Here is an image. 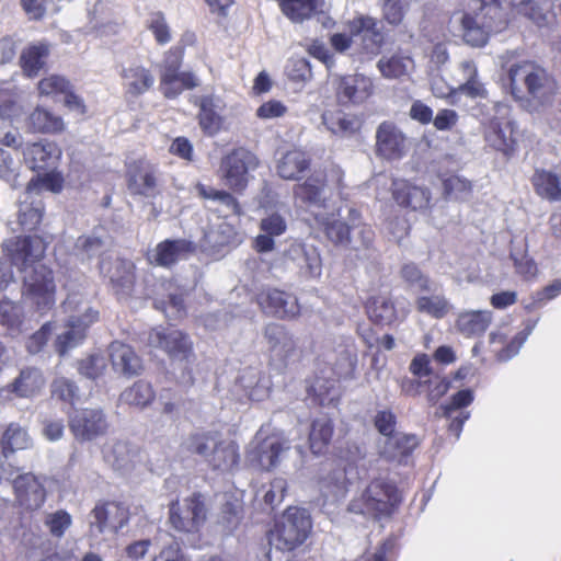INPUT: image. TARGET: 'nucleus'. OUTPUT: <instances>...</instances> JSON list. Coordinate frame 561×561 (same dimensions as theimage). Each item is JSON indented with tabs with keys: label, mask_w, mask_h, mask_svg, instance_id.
Returning a JSON list of instances; mask_svg holds the SVG:
<instances>
[{
	"label": "nucleus",
	"mask_w": 561,
	"mask_h": 561,
	"mask_svg": "<svg viewBox=\"0 0 561 561\" xmlns=\"http://www.w3.org/2000/svg\"><path fill=\"white\" fill-rule=\"evenodd\" d=\"M469 10L461 25L463 39L471 46H483L490 35L506 30L511 20L500 0H470Z\"/></svg>",
	"instance_id": "nucleus-1"
},
{
	"label": "nucleus",
	"mask_w": 561,
	"mask_h": 561,
	"mask_svg": "<svg viewBox=\"0 0 561 561\" xmlns=\"http://www.w3.org/2000/svg\"><path fill=\"white\" fill-rule=\"evenodd\" d=\"M510 84L513 91L522 82L526 89L529 102L535 111L546 112L552 107L559 93V85L547 69L525 61L513 65L508 70Z\"/></svg>",
	"instance_id": "nucleus-2"
},
{
	"label": "nucleus",
	"mask_w": 561,
	"mask_h": 561,
	"mask_svg": "<svg viewBox=\"0 0 561 561\" xmlns=\"http://www.w3.org/2000/svg\"><path fill=\"white\" fill-rule=\"evenodd\" d=\"M402 502L396 483L387 478L373 479L360 494L348 503L347 511L374 519L390 517Z\"/></svg>",
	"instance_id": "nucleus-3"
},
{
	"label": "nucleus",
	"mask_w": 561,
	"mask_h": 561,
	"mask_svg": "<svg viewBox=\"0 0 561 561\" xmlns=\"http://www.w3.org/2000/svg\"><path fill=\"white\" fill-rule=\"evenodd\" d=\"M182 447L202 457L213 470L229 472L240 460L239 447L230 439H224L217 433L201 432L188 435Z\"/></svg>",
	"instance_id": "nucleus-4"
},
{
	"label": "nucleus",
	"mask_w": 561,
	"mask_h": 561,
	"mask_svg": "<svg viewBox=\"0 0 561 561\" xmlns=\"http://www.w3.org/2000/svg\"><path fill=\"white\" fill-rule=\"evenodd\" d=\"M350 34L335 33L330 37L332 47L337 53H345L353 45V38L358 37L360 54L367 56L377 55L383 45V34L380 22L369 15L359 14L347 22Z\"/></svg>",
	"instance_id": "nucleus-5"
},
{
	"label": "nucleus",
	"mask_w": 561,
	"mask_h": 561,
	"mask_svg": "<svg viewBox=\"0 0 561 561\" xmlns=\"http://www.w3.org/2000/svg\"><path fill=\"white\" fill-rule=\"evenodd\" d=\"M311 527L305 510L289 507L268 533V542L279 551H293L306 541Z\"/></svg>",
	"instance_id": "nucleus-6"
},
{
	"label": "nucleus",
	"mask_w": 561,
	"mask_h": 561,
	"mask_svg": "<svg viewBox=\"0 0 561 561\" xmlns=\"http://www.w3.org/2000/svg\"><path fill=\"white\" fill-rule=\"evenodd\" d=\"M62 307L70 316L66 330L57 336L56 350L60 355L79 344L85 336L87 328L98 318V311L77 295H68Z\"/></svg>",
	"instance_id": "nucleus-7"
},
{
	"label": "nucleus",
	"mask_w": 561,
	"mask_h": 561,
	"mask_svg": "<svg viewBox=\"0 0 561 561\" xmlns=\"http://www.w3.org/2000/svg\"><path fill=\"white\" fill-rule=\"evenodd\" d=\"M22 296L37 311L44 313L56 302L57 285L54 271L45 265H37L21 274Z\"/></svg>",
	"instance_id": "nucleus-8"
},
{
	"label": "nucleus",
	"mask_w": 561,
	"mask_h": 561,
	"mask_svg": "<svg viewBox=\"0 0 561 561\" xmlns=\"http://www.w3.org/2000/svg\"><path fill=\"white\" fill-rule=\"evenodd\" d=\"M288 450V442L282 439L279 435H268L261 427L249 443L247 460L257 469L270 471L279 465L284 454Z\"/></svg>",
	"instance_id": "nucleus-9"
},
{
	"label": "nucleus",
	"mask_w": 561,
	"mask_h": 561,
	"mask_svg": "<svg viewBox=\"0 0 561 561\" xmlns=\"http://www.w3.org/2000/svg\"><path fill=\"white\" fill-rule=\"evenodd\" d=\"M3 251L11 265L21 274L42 265L46 243L38 236L14 237L3 242Z\"/></svg>",
	"instance_id": "nucleus-10"
},
{
	"label": "nucleus",
	"mask_w": 561,
	"mask_h": 561,
	"mask_svg": "<svg viewBox=\"0 0 561 561\" xmlns=\"http://www.w3.org/2000/svg\"><path fill=\"white\" fill-rule=\"evenodd\" d=\"M148 345L165 352L173 362L191 364L195 354L190 336L174 328H154L148 333Z\"/></svg>",
	"instance_id": "nucleus-11"
},
{
	"label": "nucleus",
	"mask_w": 561,
	"mask_h": 561,
	"mask_svg": "<svg viewBox=\"0 0 561 561\" xmlns=\"http://www.w3.org/2000/svg\"><path fill=\"white\" fill-rule=\"evenodd\" d=\"M259 164L260 161L253 152L244 148L234 149L221 160V179L232 191L242 192L249 183L250 172Z\"/></svg>",
	"instance_id": "nucleus-12"
},
{
	"label": "nucleus",
	"mask_w": 561,
	"mask_h": 561,
	"mask_svg": "<svg viewBox=\"0 0 561 561\" xmlns=\"http://www.w3.org/2000/svg\"><path fill=\"white\" fill-rule=\"evenodd\" d=\"M271 363L278 369L287 368L299 356L294 335L282 324L268 323L263 331Z\"/></svg>",
	"instance_id": "nucleus-13"
},
{
	"label": "nucleus",
	"mask_w": 561,
	"mask_h": 561,
	"mask_svg": "<svg viewBox=\"0 0 561 561\" xmlns=\"http://www.w3.org/2000/svg\"><path fill=\"white\" fill-rule=\"evenodd\" d=\"M170 523L179 531L197 530L206 520V507L201 494H193L170 506Z\"/></svg>",
	"instance_id": "nucleus-14"
},
{
	"label": "nucleus",
	"mask_w": 561,
	"mask_h": 561,
	"mask_svg": "<svg viewBox=\"0 0 561 561\" xmlns=\"http://www.w3.org/2000/svg\"><path fill=\"white\" fill-rule=\"evenodd\" d=\"M375 153L386 160H399L409 149L404 133L392 122L378 125L375 135Z\"/></svg>",
	"instance_id": "nucleus-15"
},
{
	"label": "nucleus",
	"mask_w": 561,
	"mask_h": 561,
	"mask_svg": "<svg viewBox=\"0 0 561 561\" xmlns=\"http://www.w3.org/2000/svg\"><path fill=\"white\" fill-rule=\"evenodd\" d=\"M70 430L76 439L93 440L107 433L108 422L101 409H82L75 412L70 419Z\"/></svg>",
	"instance_id": "nucleus-16"
},
{
	"label": "nucleus",
	"mask_w": 561,
	"mask_h": 561,
	"mask_svg": "<svg viewBox=\"0 0 561 561\" xmlns=\"http://www.w3.org/2000/svg\"><path fill=\"white\" fill-rule=\"evenodd\" d=\"M195 251L192 241L186 239H167L158 243L147 254L148 261L152 265L171 267L179 261L185 260Z\"/></svg>",
	"instance_id": "nucleus-17"
},
{
	"label": "nucleus",
	"mask_w": 561,
	"mask_h": 561,
	"mask_svg": "<svg viewBox=\"0 0 561 561\" xmlns=\"http://www.w3.org/2000/svg\"><path fill=\"white\" fill-rule=\"evenodd\" d=\"M373 93V80L363 73L343 76L336 80V96L343 104H362Z\"/></svg>",
	"instance_id": "nucleus-18"
},
{
	"label": "nucleus",
	"mask_w": 561,
	"mask_h": 561,
	"mask_svg": "<svg viewBox=\"0 0 561 561\" xmlns=\"http://www.w3.org/2000/svg\"><path fill=\"white\" fill-rule=\"evenodd\" d=\"M392 197L399 206L414 211L427 209L432 199L431 191L427 187L412 184L405 180L392 183Z\"/></svg>",
	"instance_id": "nucleus-19"
},
{
	"label": "nucleus",
	"mask_w": 561,
	"mask_h": 561,
	"mask_svg": "<svg viewBox=\"0 0 561 561\" xmlns=\"http://www.w3.org/2000/svg\"><path fill=\"white\" fill-rule=\"evenodd\" d=\"M89 523L100 534L106 530L115 533L127 523V513L115 502L96 504L90 513Z\"/></svg>",
	"instance_id": "nucleus-20"
},
{
	"label": "nucleus",
	"mask_w": 561,
	"mask_h": 561,
	"mask_svg": "<svg viewBox=\"0 0 561 561\" xmlns=\"http://www.w3.org/2000/svg\"><path fill=\"white\" fill-rule=\"evenodd\" d=\"M131 195L154 198L160 194L157 170L150 164H140L129 170L127 179Z\"/></svg>",
	"instance_id": "nucleus-21"
},
{
	"label": "nucleus",
	"mask_w": 561,
	"mask_h": 561,
	"mask_svg": "<svg viewBox=\"0 0 561 561\" xmlns=\"http://www.w3.org/2000/svg\"><path fill=\"white\" fill-rule=\"evenodd\" d=\"M262 309L277 318H294L299 313L297 298L278 289H268L259 297Z\"/></svg>",
	"instance_id": "nucleus-22"
},
{
	"label": "nucleus",
	"mask_w": 561,
	"mask_h": 561,
	"mask_svg": "<svg viewBox=\"0 0 561 561\" xmlns=\"http://www.w3.org/2000/svg\"><path fill=\"white\" fill-rule=\"evenodd\" d=\"M13 488L20 505L26 510H38L45 502V489L32 473L18 476L13 480Z\"/></svg>",
	"instance_id": "nucleus-23"
},
{
	"label": "nucleus",
	"mask_w": 561,
	"mask_h": 561,
	"mask_svg": "<svg viewBox=\"0 0 561 561\" xmlns=\"http://www.w3.org/2000/svg\"><path fill=\"white\" fill-rule=\"evenodd\" d=\"M103 458L114 470L125 473L135 467L138 448L126 440H111L103 447Z\"/></svg>",
	"instance_id": "nucleus-24"
},
{
	"label": "nucleus",
	"mask_w": 561,
	"mask_h": 561,
	"mask_svg": "<svg viewBox=\"0 0 561 561\" xmlns=\"http://www.w3.org/2000/svg\"><path fill=\"white\" fill-rule=\"evenodd\" d=\"M121 78L126 94L133 98L145 94L156 82L152 71L138 62L123 67Z\"/></svg>",
	"instance_id": "nucleus-25"
},
{
	"label": "nucleus",
	"mask_w": 561,
	"mask_h": 561,
	"mask_svg": "<svg viewBox=\"0 0 561 561\" xmlns=\"http://www.w3.org/2000/svg\"><path fill=\"white\" fill-rule=\"evenodd\" d=\"M485 141L505 154L514 151L516 146L514 122L508 118H493L485 131Z\"/></svg>",
	"instance_id": "nucleus-26"
},
{
	"label": "nucleus",
	"mask_w": 561,
	"mask_h": 561,
	"mask_svg": "<svg viewBox=\"0 0 561 561\" xmlns=\"http://www.w3.org/2000/svg\"><path fill=\"white\" fill-rule=\"evenodd\" d=\"M110 357L114 371L123 377L130 378L141 373V359L129 345L113 342L110 345Z\"/></svg>",
	"instance_id": "nucleus-27"
},
{
	"label": "nucleus",
	"mask_w": 561,
	"mask_h": 561,
	"mask_svg": "<svg viewBox=\"0 0 561 561\" xmlns=\"http://www.w3.org/2000/svg\"><path fill=\"white\" fill-rule=\"evenodd\" d=\"M24 160L32 170H45L56 164L61 156L59 147L50 141L28 144L23 149Z\"/></svg>",
	"instance_id": "nucleus-28"
},
{
	"label": "nucleus",
	"mask_w": 561,
	"mask_h": 561,
	"mask_svg": "<svg viewBox=\"0 0 561 561\" xmlns=\"http://www.w3.org/2000/svg\"><path fill=\"white\" fill-rule=\"evenodd\" d=\"M325 186L327 183L322 174L314 172L304 183L295 185V199L298 204L307 207H324L327 201Z\"/></svg>",
	"instance_id": "nucleus-29"
},
{
	"label": "nucleus",
	"mask_w": 561,
	"mask_h": 561,
	"mask_svg": "<svg viewBox=\"0 0 561 561\" xmlns=\"http://www.w3.org/2000/svg\"><path fill=\"white\" fill-rule=\"evenodd\" d=\"M537 195L549 202L561 201V164L551 169H537L531 178Z\"/></svg>",
	"instance_id": "nucleus-30"
},
{
	"label": "nucleus",
	"mask_w": 561,
	"mask_h": 561,
	"mask_svg": "<svg viewBox=\"0 0 561 561\" xmlns=\"http://www.w3.org/2000/svg\"><path fill=\"white\" fill-rule=\"evenodd\" d=\"M225 107L226 104L219 96L207 95L202 98L198 117L199 126L204 133L213 136L219 131L224 122Z\"/></svg>",
	"instance_id": "nucleus-31"
},
{
	"label": "nucleus",
	"mask_w": 561,
	"mask_h": 561,
	"mask_svg": "<svg viewBox=\"0 0 561 561\" xmlns=\"http://www.w3.org/2000/svg\"><path fill=\"white\" fill-rule=\"evenodd\" d=\"M377 68L385 79H403L413 71L414 61L410 56L396 51L383 55L378 60Z\"/></svg>",
	"instance_id": "nucleus-32"
},
{
	"label": "nucleus",
	"mask_w": 561,
	"mask_h": 561,
	"mask_svg": "<svg viewBox=\"0 0 561 561\" xmlns=\"http://www.w3.org/2000/svg\"><path fill=\"white\" fill-rule=\"evenodd\" d=\"M321 118L327 129L339 137H351L362 128V121L354 114L327 111Z\"/></svg>",
	"instance_id": "nucleus-33"
},
{
	"label": "nucleus",
	"mask_w": 561,
	"mask_h": 561,
	"mask_svg": "<svg viewBox=\"0 0 561 561\" xmlns=\"http://www.w3.org/2000/svg\"><path fill=\"white\" fill-rule=\"evenodd\" d=\"M417 445L415 435L397 432L385 438L380 453L388 460L402 462Z\"/></svg>",
	"instance_id": "nucleus-34"
},
{
	"label": "nucleus",
	"mask_w": 561,
	"mask_h": 561,
	"mask_svg": "<svg viewBox=\"0 0 561 561\" xmlns=\"http://www.w3.org/2000/svg\"><path fill=\"white\" fill-rule=\"evenodd\" d=\"M492 319L493 314L489 310L462 311L456 320V328L468 337L480 336L486 331Z\"/></svg>",
	"instance_id": "nucleus-35"
},
{
	"label": "nucleus",
	"mask_w": 561,
	"mask_h": 561,
	"mask_svg": "<svg viewBox=\"0 0 561 561\" xmlns=\"http://www.w3.org/2000/svg\"><path fill=\"white\" fill-rule=\"evenodd\" d=\"M34 188L30 185L20 201L18 219L23 229L34 230L42 221L44 204L41 198L33 195Z\"/></svg>",
	"instance_id": "nucleus-36"
},
{
	"label": "nucleus",
	"mask_w": 561,
	"mask_h": 561,
	"mask_svg": "<svg viewBox=\"0 0 561 561\" xmlns=\"http://www.w3.org/2000/svg\"><path fill=\"white\" fill-rule=\"evenodd\" d=\"M50 46L46 42H37L26 46L20 57L21 67L27 77H35L46 66Z\"/></svg>",
	"instance_id": "nucleus-37"
},
{
	"label": "nucleus",
	"mask_w": 561,
	"mask_h": 561,
	"mask_svg": "<svg viewBox=\"0 0 561 561\" xmlns=\"http://www.w3.org/2000/svg\"><path fill=\"white\" fill-rule=\"evenodd\" d=\"M238 241L234 227L225 220H220L205 232L202 247L205 250L219 251L221 248L236 244Z\"/></svg>",
	"instance_id": "nucleus-38"
},
{
	"label": "nucleus",
	"mask_w": 561,
	"mask_h": 561,
	"mask_svg": "<svg viewBox=\"0 0 561 561\" xmlns=\"http://www.w3.org/2000/svg\"><path fill=\"white\" fill-rule=\"evenodd\" d=\"M310 165L308 154L299 149L287 151L277 163V173L284 180H297Z\"/></svg>",
	"instance_id": "nucleus-39"
},
{
	"label": "nucleus",
	"mask_w": 561,
	"mask_h": 561,
	"mask_svg": "<svg viewBox=\"0 0 561 561\" xmlns=\"http://www.w3.org/2000/svg\"><path fill=\"white\" fill-rule=\"evenodd\" d=\"M279 4L290 21L299 23L317 12H322L324 0H279Z\"/></svg>",
	"instance_id": "nucleus-40"
},
{
	"label": "nucleus",
	"mask_w": 561,
	"mask_h": 561,
	"mask_svg": "<svg viewBox=\"0 0 561 561\" xmlns=\"http://www.w3.org/2000/svg\"><path fill=\"white\" fill-rule=\"evenodd\" d=\"M510 8L517 14H522L538 26L549 23V9L543 0H507Z\"/></svg>",
	"instance_id": "nucleus-41"
},
{
	"label": "nucleus",
	"mask_w": 561,
	"mask_h": 561,
	"mask_svg": "<svg viewBox=\"0 0 561 561\" xmlns=\"http://www.w3.org/2000/svg\"><path fill=\"white\" fill-rule=\"evenodd\" d=\"M44 386V378L38 369L27 368L20 373L19 377L9 385V390L21 398L36 396Z\"/></svg>",
	"instance_id": "nucleus-42"
},
{
	"label": "nucleus",
	"mask_w": 561,
	"mask_h": 561,
	"mask_svg": "<svg viewBox=\"0 0 561 561\" xmlns=\"http://www.w3.org/2000/svg\"><path fill=\"white\" fill-rule=\"evenodd\" d=\"M2 454L8 458L11 454L32 447L33 442L26 430L19 424L11 423L1 437Z\"/></svg>",
	"instance_id": "nucleus-43"
},
{
	"label": "nucleus",
	"mask_w": 561,
	"mask_h": 561,
	"mask_svg": "<svg viewBox=\"0 0 561 561\" xmlns=\"http://www.w3.org/2000/svg\"><path fill=\"white\" fill-rule=\"evenodd\" d=\"M156 398V392L150 382L138 380L133 386L128 387L121 393V401L125 404L145 409Z\"/></svg>",
	"instance_id": "nucleus-44"
},
{
	"label": "nucleus",
	"mask_w": 561,
	"mask_h": 561,
	"mask_svg": "<svg viewBox=\"0 0 561 561\" xmlns=\"http://www.w3.org/2000/svg\"><path fill=\"white\" fill-rule=\"evenodd\" d=\"M133 264L128 261L116 260L115 270L107 267V261L103 257L100 262V271L108 276L111 282L117 285L123 293H128L134 283Z\"/></svg>",
	"instance_id": "nucleus-45"
},
{
	"label": "nucleus",
	"mask_w": 561,
	"mask_h": 561,
	"mask_svg": "<svg viewBox=\"0 0 561 561\" xmlns=\"http://www.w3.org/2000/svg\"><path fill=\"white\" fill-rule=\"evenodd\" d=\"M333 435V424L327 417H320L312 422L309 434L310 449L314 455L324 454Z\"/></svg>",
	"instance_id": "nucleus-46"
},
{
	"label": "nucleus",
	"mask_w": 561,
	"mask_h": 561,
	"mask_svg": "<svg viewBox=\"0 0 561 561\" xmlns=\"http://www.w3.org/2000/svg\"><path fill=\"white\" fill-rule=\"evenodd\" d=\"M370 319L379 324H391L397 320V310L390 297L379 295L373 297L368 305Z\"/></svg>",
	"instance_id": "nucleus-47"
},
{
	"label": "nucleus",
	"mask_w": 561,
	"mask_h": 561,
	"mask_svg": "<svg viewBox=\"0 0 561 561\" xmlns=\"http://www.w3.org/2000/svg\"><path fill=\"white\" fill-rule=\"evenodd\" d=\"M28 124L34 131L38 133H59L64 129L61 117L42 107L31 113Z\"/></svg>",
	"instance_id": "nucleus-48"
},
{
	"label": "nucleus",
	"mask_w": 561,
	"mask_h": 561,
	"mask_svg": "<svg viewBox=\"0 0 561 561\" xmlns=\"http://www.w3.org/2000/svg\"><path fill=\"white\" fill-rule=\"evenodd\" d=\"M415 307L419 312L426 313L435 319L444 318L451 308L447 298L442 294L419 296L415 300Z\"/></svg>",
	"instance_id": "nucleus-49"
},
{
	"label": "nucleus",
	"mask_w": 561,
	"mask_h": 561,
	"mask_svg": "<svg viewBox=\"0 0 561 561\" xmlns=\"http://www.w3.org/2000/svg\"><path fill=\"white\" fill-rule=\"evenodd\" d=\"M107 241L101 237L90 234L80 236L75 243L76 255L81 260H90L94 256L103 255L107 250Z\"/></svg>",
	"instance_id": "nucleus-50"
},
{
	"label": "nucleus",
	"mask_w": 561,
	"mask_h": 561,
	"mask_svg": "<svg viewBox=\"0 0 561 561\" xmlns=\"http://www.w3.org/2000/svg\"><path fill=\"white\" fill-rule=\"evenodd\" d=\"M22 324V308L7 299L0 301V331L13 333L19 331Z\"/></svg>",
	"instance_id": "nucleus-51"
},
{
	"label": "nucleus",
	"mask_w": 561,
	"mask_h": 561,
	"mask_svg": "<svg viewBox=\"0 0 561 561\" xmlns=\"http://www.w3.org/2000/svg\"><path fill=\"white\" fill-rule=\"evenodd\" d=\"M319 488L325 497H339L346 492V477L341 468L329 471L325 477L319 480Z\"/></svg>",
	"instance_id": "nucleus-52"
},
{
	"label": "nucleus",
	"mask_w": 561,
	"mask_h": 561,
	"mask_svg": "<svg viewBox=\"0 0 561 561\" xmlns=\"http://www.w3.org/2000/svg\"><path fill=\"white\" fill-rule=\"evenodd\" d=\"M261 371L253 367H247L240 371L236 380V386L240 387L244 396L251 400H259Z\"/></svg>",
	"instance_id": "nucleus-53"
},
{
	"label": "nucleus",
	"mask_w": 561,
	"mask_h": 561,
	"mask_svg": "<svg viewBox=\"0 0 561 561\" xmlns=\"http://www.w3.org/2000/svg\"><path fill=\"white\" fill-rule=\"evenodd\" d=\"M196 191L198 195L203 198L218 201L221 205H224L227 208L228 214H241L239 203L230 193L226 191H219L201 183L196 185Z\"/></svg>",
	"instance_id": "nucleus-54"
},
{
	"label": "nucleus",
	"mask_w": 561,
	"mask_h": 561,
	"mask_svg": "<svg viewBox=\"0 0 561 561\" xmlns=\"http://www.w3.org/2000/svg\"><path fill=\"white\" fill-rule=\"evenodd\" d=\"M157 309L161 310L169 320H178L184 317L185 308L182 295L170 293L168 300L157 299Z\"/></svg>",
	"instance_id": "nucleus-55"
},
{
	"label": "nucleus",
	"mask_w": 561,
	"mask_h": 561,
	"mask_svg": "<svg viewBox=\"0 0 561 561\" xmlns=\"http://www.w3.org/2000/svg\"><path fill=\"white\" fill-rule=\"evenodd\" d=\"M401 276L410 287L416 290L431 291L433 289L430 278L413 263L405 264L401 268Z\"/></svg>",
	"instance_id": "nucleus-56"
},
{
	"label": "nucleus",
	"mask_w": 561,
	"mask_h": 561,
	"mask_svg": "<svg viewBox=\"0 0 561 561\" xmlns=\"http://www.w3.org/2000/svg\"><path fill=\"white\" fill-rule=\"evenodd\" d=\"M383 19L392 25H399L409 9L410 0H380Z\"/></svg>",
	"instance_id": "nucleus-57"
},
{
	"label": "nucleus",
	"mask_w": 561,
	"mask_h": 561,
	"mask_svg": "<svg viewBox=\"0 0 561 561\" xmlns=\"http://www.w3.org/2000/svg\"><path fill=\"white\" fill-rule=\"evenodd\" d=\"M71 515L64 510H58L54 513L47 514L44 520V524L48 528L50 535L57 538L65 535L66 530L71 526Z\"/></svg>",
	"instance_id": "nucleus-58"
},
{
	"label": "nucleus",
	"mask_w": 561,
	"mask_h": 561,
	"mask_svg": "<svg viewBox=\"0 0 561 561\" xmlns=\"http://www.w3.org/2000/svg\"><path fill=\"white\" fill-rule=\"evenodd\" d=\"M105 369L106 360L101 355H91L78 363L79 374L92 380L103 376Z\"/></svg>",
	"instance_id": "nucleus-59"
},
{
	"label": "nucleus",
	"mask_w": 561,
	"mask_h": 561,
	"mask_svg": "<svg viewBox=\"0 0 561 561\" xmlns=\"http://www.w3.org/2000/svg\"><path fill=\"white\" fill-rule=\"evenodd\" d=\"M327 237L335 244L348 245L352 243L350 238V227L335 219H325L323 221Z\"/></svg>",
	"instance_id": "nucleus-60"
},
{
	"label": "nucleus",
	"mask_w": 561,
	"mask_h": 561,
	"mask_svg": "<svg viewBox=\"0 0 561 561\" xmlns=\"http://www.w3.org/2000/svg\"><path fill=\"white\" fill-rule=\"evenodd\" d=\"M287 491V481L283 478H275L264 491L263 501L271 510L279 505Z\"/></svg>",
	"instance_id": "nucleus-61"
},
{
	"label": "nucleus",
	"mask_w": 561,
	"mask_h": 561,
	"mask_svg": "<svg viewBox=\"0 0 561 561\" xmlns=\"http://www.w3.org/2000/svg\"><path fill=\"white\" fill-rule=\"evenodd\" d=\"M443 186L445 194L454 198H465L471 192V183L455 174L444 179Z\"/></svg>",
	"instance_id": "nucleus-62"
},
{
	"label": "nucleus",
	"mask_w": 561,
	"mask_h": 561,
	"mask_svg": "<svg viewBox=\"0 0 561 561\" xmlns=\"http://www.w3.org/2000/svg\"><path fill=\"white\" fill-rule=\"evenodd\" d=\"M286 73L294 82H306L312 77L310 64L306 58H291L286 67Z\"/></svg>",
	"instance_id": "nucleus-63"
},
{
	"label": "nucleus",
	"mask_w": 561,
	"mask_h": 561,
	"mask_svg": "<svg viewBox=\"0 0 561 561\" xmlns=\"http://www.w3.org/2000/svg\"><path fill=\"white\" fill-rule=\"evenodd\" d=\"M148 28L152 32L156 41L160 45L169 43L172 38L170 27L162 13L157 12L150 16Z\"/></svg>",
	"instance_id": "nucleus-64"
}]
</instances>
